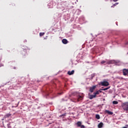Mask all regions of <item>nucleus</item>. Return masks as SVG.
I'll return each instance as SVG.
<instances>
[{
    "label": "nucleus",
    "instance_id": "423d86ee",
    "mask_svg": "<svg viewBox=\"0 0 128 128\" xmlns=\"http://www.w3.org/2000/svg\"><path fill=\"white\" fill-rule=\"evenodd\" d=\"M96 86H94L92 87H90V92H94V90H96Z\"/></svg>",
    "mask_w": 128,
    "mask_h": 128
},
{
    "label": "nucleus",
    "instance_id": "a211bd4d",
    "mask_svg": "<svg viewBox=\"0 0 128 128\" xmlns=\"http://www.w3.org/2000/svg\"><path fill=\"white\" fill-rule=\"evenodd\" d=\"M110 87H108V88H105L104 89H102V90H108L110 89Z\"/></svg>",
    "mask_w": 128,
    "mask_h": 128
},
{
    "label": "nucleus",
    "instance_id": "f3484780",
    "mask_svg": "<svg viewBox=\"0 0 128 128\" xmlns=\"http://www.w3.org/2000/svg\"><path fill=\"white\" fill-rule=\"evenodd\" d=\"M66 114H62L60 116V117L64 118V116H66Z\"/></svg>",
    "mask_w": 128,
    "mask_h": 128
},
{
    "label": "nucleus",
    "instance_id": "39448f33",
    "mask_svg": "<svg viewBox=\"0 0 128 128\" xmlns=\"http://www.w3.org/2000/svg\"><path fill=\"white\" fill-rule=\"evenodd\" d=\"M123 76H128V68H124L122 70Z\"/></svg>",
    "mask_w": 128,
    "mask_h": 128
},
{
    "label": "nucleus",
    "instance_id": "4be33fe9",
    "mask_svg": "<svg viewBox=\"0 0 128 128\" xmlns=\"http://www.w3.org/2000/svg\"><path fill=\"white\" fill-rule=\"evenodd\" d=\"M118 0H112V1L114 2H118Z\"/></svg>",
    "mask_w": 128,
    "mask_h": 128
},
{
    "label": "nucleus",
    "instance_id": "9d476101",
    "mask_svg": "<svg viewBox=\"0 0 128 128\" xmlns=\"http://www.w3.org/2000/svg\"><path fill=\"white\" fill-rule=\"evenodd\" d=\"M104 126V123H102V122H100L98 124V128H102V126Z\"/></svg>",
    "mask_w": 128,
    "mask_h": 128
},
{
    "label": "nucleus",
    "instance_id": "f257e3e1",
    "mask_svg": "<svg viewBox=\"0 0 128 128\" xmlns=\"http://www.w3.org/2000/svg\"><path fill=\"white\" fill-rule=\"evenodd\" d=\"M100 64H116V61L114 60H102Z\"/></svg>",
    "mask_w": 128,
    "mask_h": 128
},
{
    "label": "nucleus",
    "instance_id": "f8f14e48",
    "mask_svg": "<svg viewBox=\"0 0 128 128\" xmlns=\"http://www.w3.org/2000/svg\"><path fill=\"white\" fill-rule=\"evenodd\" d=\"M105 112L106 114H112V112H111L109 110H106Z\"/></svg>",
    "mask_w": 128,
    "mask_h": 128
},
{
    "label": "nucleus",
    "instance_id": "5701e85b",
    "mask_svg": "<svg viewBox=\"0 0 128 128\" xmlns=\"http://www.w3.org/2000/svg\"><path fill=\"white\" fill-rule=\"evenodd\" d=\"M122 128H128L126 126H124V127H123Z\"/></svg>",
    "mask_w": 128,
    "mask_h": 128
},
{
    "label": "nucleus",
    "instance_id": "20e7f679",
    "mask_svg": "<svg viewBox=\"0 0 128 128\" xmlns=\"http://www.w3.org/2000/svg\"><path fill=\"white\" fill-rule=\"evenodd\" d=\"M76 126L78 128H86V126L84 125H82V122H77Z\"/></svg>",
    "mask_w": 128,
    "mask_h": 128
},
{
    "label": "nucleus",
    "instance_id": "393cba45",
    "mask_svg": "<svg viewBox=\"0 0 128 128\" xmlns=\"http://www.w3.org/2000/svg\"><path fill=\"white\" fill-rule=\"evenodd\" d=\"M102 88H104V87H102Z\"/></svg>",
    "mask_w": 128,
    "mask_h": 128
},
{
    "label": "nucleus",
    "instance_id": "4468645a",
    "mask_svg": "<svg viewBox=\"0 0 128 128\" xmlns=\"http://www.w3.org/2000/svg\"><path fill=\"white\" fill-rule=\"evenodd\" d=\"M112 104H118V101H113Z\"/></svg>",
    "mask_w": 128,
    "mask_h": 128
},
{
    "label": "nucleus",
    "instance_id": "7ed1b4c3",
    "mask_svg": "<svg viewBox=\"0 0 128 128\" xmlns=\"http://www.w3.org/2000/svg\"><path fill=\"white\" fill-rule=\"evenodd\" d=\"M122 106L124 110L128 111V102L123 103Z\"/></svg>",
    "mask_w": 128,
    "mask_h": 128
},
{
    "label": "nucleus",
    "instance_id": "ddd939ff",
    "mask_svg": "<svg viewBox=\"0 0 128 128\" xmlns=\"http://www.w3.org/2000/svg\"><path fill=\"white\" fill-rule=\"evenodd\" d=\"M96 118L97 120H100V115L98 114L96 115Z\"/></svg>",
    "mask_w": 128,
    "mask_h": 128
},
{
    "label": "nucleus",
    "instance_id": "b1692460",
    "mask_svg": "<svg viewBox=\"0 0 128 128\" xmlns=\"http://www.w3.org/2000/svg\"><path fill=\"white\" fill-rule=\"evenodd\" d=\"M111 8H114V5H113V6H111Z\"/></svg>",
    "mask_w": 128,
    "mask_h": 128
},
{
    "label": "nucleus",
    "instance_id": "412c9836",
    "mask_svg": "<svg viewBox=\"0 0 128 128\" xmlns=\"http://www.w3.org/2000/svg\"><path fill=\"white\" fill-rule=\"evenodd\" d=\"M102 89H100L99 90H98V92H99V93L100 92H102Z\"/></svg>",
    "mask_w": 128,
    "mask_h": 128
},
{
    "label": "nucleus",
    "instance_id": "6ab92c4d",
    "mask_svg": "<svg viewBox=\"0 0 128 128\" xmlns=\"http://www.w3.org/2000/svg\"><path fill=\"white\" fill-rule=\"evenodd\" d=\"M10 126V124H8V128H11L12 127Z\"/></svg>",
    "mask_w": 128,
    "mask_h": 128
},
{
    "label": "nucleus",
    "instance_id": "dca6fc26",
    "mask_svg": "<svg viewBox=\"0 0 128 128\" xmlns=\"http://www.w3.org/2000/svg\"><path fill=\"white\" fill-rule=\"evenodd\" d=\"M44 36V32H40V36Z\"/></svg>",
    "mask_w": 128,
    "mask_h": 128
},
{
    "label": "nucleus",
    "instance_id": "2eb2a0df",
    "mask_svg": "<svg viewBox=\"0 0 128 128\" xmlns=\"http://www.w3.org/2000/svg\"><path fill=\"white\" fill-rule=\"evenodd\" d=\"M100 94V92L98 91L94 92V94L96 96V94Z\"/></svg>",
    "mask_w": 128,
    "mask_h": 128
},
{
    "label": "nucleus",
    "instance_id": "a878e982",
    "mask_svg": "<svg viewBox=\"0 0 128 128\" xmlns=\"http://www.w3.org/2000/svg\"><path fill=\"white\" fill-rule=\"evenodd\" d=\"M80 98H82V96H80Z\"/></svg>",
    "mask_w": 128,
    "mask_h": 128
},
{
    "label": "nucleus",
    "instance_id": "1a4fd4ad",
    "mask_svg": "<svg viewBox=\"0 0 128 128\" xmlns=\"http://www.w3.org/2000/svg\"><path fill=\"white\" fill-rule=\"evenodd\" d=\"M96 95L94 94V95H90L89 96L90 100H92V98H96Z\"/></svg>",
    "mask_w": 128,
    "mask_h": 128
},
{
    "label": "nucleus",
    "instance_id": "f03ea898",
    "mask_svg": "<svg viewBox=\"0 0 128 128\" xmlns=\"http://www.w3.org/2000/svg\"><path fill=\"white\" fill-rule=\"evenodd\" d=\"M98 84L99 86H110V84L107 81L100 82Z\"/></svg>",
    "mask_w": 128,
    "mask_h": 128
},
{
    "label": "nucleus",
    "instance_id": "0eeeda50",
    "mask_svg": "<svg viewBox=\"0 0 128 128\" xmlns=\"http://www.w3.org/2000/svg\"><path fill=\"white\" fill-rule=\"evenodd\" d=\"M74 74V70H72V71H68V74L69 76H72V74Z\"/></svg>",
    "mask_w": 128,
    "mask_h": 128
},
{
    "label": "nucleus",
    "instance_id": "6e6552de",
    "mask_svg": "<svg viewBox=\"0 0 128 128\" xmlns=\"http://www.w3.org/2000/svg\"><path fill=\"white\" fill-rule=\"evenodd\" d=\"M62 42L64 44H68V40L66 39H63L62 40Z\"/></svg>",
    "mask_w": 128,
    "mask_h": 128
},
{
    "label": "nucleus",
    "instance_id": "aec40b11",
    "mask_svg": "<svg viewBox=\"0 0 128 128\" xmlns=\"http://www.w3.org/2000/svg\"><path fill=\"white\" fill-rule=\"evenodd\" d=\"M117 4H118V2H116L114 4H113V6H117Z\"/></svg>",
    "mask_w": 128,
    "mask_h": 128
},
{
    "label": "nucleus",
    "instance_id": "9b49d317",
    "mask_svg": "<svg viewBox=\"0 0 128 128\" xmlns=\"http://www.w3.org/2000/svg\"><path fill=\"white\" fill-rule=\"evenodd\" d=\"M12 116V114H7L6 115L4 116V118H10V116Z\"/></svg>",
    "mask_w": 128,
    "mask_h": 128
}]
</instances>
